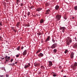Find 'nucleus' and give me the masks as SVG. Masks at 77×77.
<instances>
[{"mask_svg":"<svg viewBox=\"0 0 77 77\" xmlns=\"http://www.w3.org/2000/svg\"><path fill=\"white\" fill-rule=\"evenodd\" d=\"M74 53L73 52L71 53L70 55V57L71 59H73V57H74Z\"/></svg>","mask_w":77,"mask_h":77,"instance_id":"obj_9","label":"nucleus"},{"mask_svg":"<svg viewBox=\"0 0 77 77\" xmlns=\"http://www.w3.org/2000/svg\"><path fill=\"white\" fill-rule=\"evenodd\" d=\"M30 13L29 12H28L27 13V15L28 16H29V15H30Z\"/></svg>","mask_w":77,"mask_h":77,"instance_id":"obj_34","label":"nucleus"},{"mask_svg":"<svg viewBox=\"0 0 77 77\" xmlns=\"http://www.w3.org/2000/svg\"><path fill=\"white\" fill-rule=\"evenodd\" d=\"M34 66H39V64L38 63H35L34 64Z\"/></svg>","mask_w":77,"mask_h":77,"instance_id":"obj_19","label":"nucleus"},{"mask_svg":"<svg viewBox=\"0 0 77 77\" xmlns=\"http://www.w3.org/2000/svg\"><path fill=\"white\" fill-rule=\"evenodd\" d=\"M20 4H21L20 5L21 6H23V4L21 3Z\"/></svg>","mask_w":77,"mask_h":77,"instance_id":"obj_40","label":"nucleus"},{"mask_svg":"<svg viewBox=\"0 0 77 77\" xmlns=\"http://www.w3.org/2000/svg\"><path fill=\"white\" fill-rule=\"evenodd\" d=\"M74 18H75V17H72V19H74Z\"/></svg>","mask_w":77,"mask_h":77,"instance_id":"obj_48","label":"nucleus"},{"mask_svg":"<svg viewBox=\"0 0 77 77\" xmlns=\"http://www.w3.org/2000/svg\"><path fill=\"white\" fill-rule=\"evenodd\" d=\"M27 54V51L25 50L23 53V56H26Z\"/></svg>","mask_w":77,"mask_h":77,"instance_id":"obj_10","label":"nucleus"},{"mask_svg":"<svg viewBox=\"0 0 77 77\" xmlns=\"http://www.w3.org/2000/svg\"><path fill=\"white\" fill-rule=\"evenodd\" d=\"M74 9L75 10H77V6H75L74 7Z\"/></svg>","mask_w":77,"mask_h":77,"instance_id":"obj_31","label":"nucleus"},{"mask_svg":"<svg viewBox=\"0 0 77 77\" xmlns=\"http://www.w3.org/2000/svg\"><path fill=\"white\" fill-rule=\"evenodd\" d=\"M63 77H66V75H65L64 76H63Z\"/></svg>","mask_w":77,"mask_h":77,"instance_id":"obj_54","label":"nucleus"},{"mask_svg":"<svg viewBox=\"0 0 77 77\" xmlns=\"http://www.w3.org/2000/svg\"><path fill=\"white\" fill-rule=\"evenodd\" d=\"M61 17L62 16L60 14H57L55 17V19L57 21H59V20H60V18H61Z\"/></svg>","mask_w":77,"mask_h":77,"instance_id":"obj_1","label":"nucleus"},{"mask_svg":"<svg viewBox=\"0 0 77 77\" xmlns=\"http://www.w3.org/2000/svg\"><path fill=\"white\" fill-rule=\"evenodd\" d=\"M2 37H0V40H1L2 39H2Z\"/></svg>","mask_w":77,"mask_h":77,"instance_id":"obj_47","label":"nucleus"},{"mask_svg":"<svg viewBox=\"0 0 77 77\" xmlns=\"http://www.w3.org/2000/svg\"><path fill=\"white\" fill-rule=\"evenodd\" d=\"M2 30V28H0V30Z\"/></svg>","mask_w":77,"mask_h":77,"instance_id":"obj_55","label":"nucleus"},{"mask_svg":"<svg viewBox=\"0 0 77 77\" xmlns=\"http://www.w3.org/2000/svg\"><path fill=\"white\" fill-rule=\"evenodd\" d=\"M37 34L38 36H40V35H41L42 34V33H37Z\"/></svg>","mask_w":77,"mask_h":77,"instance_id":"obj_25","label":"nucleus"},{"mask_svg":"<svg viewBox=\"0 0 77 77\" xmlns=\"http://www.w3.org/2000/svg\"><path fill=\"white\" fill-rule=\"evenodd\" d=\"M60 30H62L63 32H65V30H66V28L65 27H60Z\"/></svg>","mask_w":77,"mask_h":77,"instance_id":"obj_7","label":"nucleus"},{"mask_svg":"<svg viewBox=\"0 0 77 77\" xmlns=\"http://www.w3.org/2000/svg\"><path fill=\"white\" fill-rule=\"evenodd\" d=\"M55 9L56 10H58L59 9V6L58 5H57L55 7Z\"/></svg>","mask_w":77,"mask_h":77,"instance_id":"obj_14","label":"nucleus"},{"mask_svg":"<svg viewBox=\"0 0 77 77\" xmlns=\"http://www.w3.org/2000/svg\"><path fill=\"white\" fill-rule=\"evenodd\" d=\"M64 18L65 20H66V19H67V16H66V15H64Z\"/></svg>","mask_w":77,"mask_h":77,"instance_id":"obj_21","label":"nucleus"},{"mask_svg":"<svg viewBox=\"0 0 77 77\" xmlns=\"http://www.w3.org/2000/svg\"><path fill=\"white\" fill-rule=\"evenodd\" d=\"M2 26V22H0V27Z\"/></svg>","mask_w":77,"mask_h":77,"instance_id":"obj_30","label":"nucleus"},{"mask_svg":"<svg viewBox=\"0 0 77 77\" xmlns=\"http://www.w3.org/2000/svg\"><path fill=\"white\" fill-rule=\"evenodd\" d=\"M10 58L11 57H8L7 56V55H6L5 57V59H6V62L9 61V60H10Z\"/></svg>","mask_w":77,"mask_h":77,"instance_id":"obj_6","label":"nucleus"},{"mask_svg":"<svg viewBox=\"0 0 77 77\" xmlns=\"http://www.w3.org/2000/svg\"><path fill=\"white\" fill-rule=\"evenodd\" d=\"M52 42H53V43H55V40L54 39H53L52 40Z\"/></svg>","mask_w":77,"mask_h":77,"instance_id":"obj_26","label":"nucleus"},{"mask_svg":"<svg viewBox=\"0 0 77 77\" xmlns=\"http://www.w3.org/2000/svg\"><path fill=\"white\" fill-rule=\"evenodd\" d=\"M50 9L46 11V14L47 15L48 14H49V13H50Z\"/></svg>","mask_w":77,"mask_h":77,"instance_id":"obj_12","label":"nucleus"},{"mask_svg":"<svg viewBox=\"0 0 77 77\" xmlns=\"http://www.w3.org/2000/svg\"><path fill=\"white\" fill-rule=\"evenodd\" d=\"M41 68H42V69H43V68H44V67L43 66H41Z\"/></svg>","mask_w":77,"mask_h":77,"instance_id":"obj_39","label":"nucleus"},{"mask_svg":"<svg viewBox=\"0 0 77 77\" xmlns=\"http://www.w3.org/2000/svg\"><path fill=\"white\" fill-rule=\"evenodd\" d=\"M54 77H56L57 76V75L56 74H54L53 75Z\"/></svg>","mask_w":77,"mask_h":77,"instance_id":"obj_28","label":"nucleus"},{"mask_svg":"<svg viewBox=\"0 0 77 77\" xmlns=\"http://www.w3.org/2000/svg\"><path fill=\"white\" fill-rule=\"evenodd\" d=\"M57 44L56 43L53 44L52 46L51 47V48H55L57 47Z\"/></svg>","mask_w":77,"mask_h":77,"instance_id":"obj_4","label":"nucleus"},{"mask_svg":"<svg viewBox=\"0 0 77 77\" xmlns=\"http://www.w3.org/2000/svg\"><path fill=\"white\" fill-rule=\"evenodd\" d=\"M12 29L13 30V31H15V29L14 28V27H12Z\"/></svg>","mask_w":77,"mask_h":77,"instance_id":"obj_35","label":"nucleus"},{"mask_svg":"<svg viewBox=\"0 0 77 77\" xmlns=\"http://www.w3.org/2000/svg\"><path fill=\"white\" fill-rule=\"evenodd\" d=\"M19 25H20V22H18L16 24V26H17V27H19Z\"/></svg>","mask_w":77,"mask_h":77,"instance_id":"obj_18","label":"nucleus"},{"mask_svg":"<svg viewBox=\"0 0 77 77\" xmlns=\"http://www.w3.org/2000/svg\"><path fill=\"white\" fill-rule=\"evenodd\" d=\"M20 47L19 46L17 48V50L18 51L20 50Z\"/></svg>","mask_w":77,"mask_h":77,"instance_id":"obj_24","label":"nucleus"},{"mask_svg":"<svg viewBox=\"0 0 77 77\" xmlns=\"http://www.w3.org/2000/svg\"><path fill=\"white\" fill-rule=\"evenodd\" d=\"M44 23V20H43V19H41L40 21V23Z\"/></svg>","mask_w":77,"mask_h":77,"instance_id":"obj_15","label":"nucleus"},{"mask_svg":"<svg viewBox=\"0 0 77 77\" xmlns=\"http://www.w3.org/2000/svg\"><path fill=\"white\" fill-rule=\"evenodd\" d=\"M16 2V3H17V5H18V2Z\"/></svg>","mask_w":77,"mask_h":77,"instance_id":"obj_46","label":"nucleus"},{"mask_svg":"<svg viewBox=\"0 0 77 77\" xmlns=\"http://www.w3.org/2000/svg\"><path fill=\"white\" fill-rule=\"evenodd\" d=\"M54 53H56L57 52V49H54L53 50Z\"/></svg>","mask_w":77,"mask_h":77,"instance_id":"obj_22","label":"nucleus"},{"mask_svg":"<svg viewBox=\"0 0 77 77\" xmlns=\"http://www.w3.org/2000/svg\"><path fill=\"white\" fill-rule=\"evenodd\" d=\"M5 76L4 75H0V77H5Z\"/></svg>","mask_w":77,"mask_h":77,"instance_id":"obj_36","label":"nucleus"},{"mask_svg":"<svg viewBox=\"0 0 77 77\" xmlns=\"http://www.w3.org/2000/svg\"><path fill=\"white\" fill-rule=\"evenodd\" d=\"M40 51H41V50H38L36 52V54H37V53H39Z\"/></svg>","mask_w":77,"mask_h":77,"instance_id":"obj_27","label":"nucleus"},{"mask_svg":"<svg viewBox=\"0 0 77 77\" xmlns=\"http://www.w3.org/2000/svg\"><path fill=\"white\" fill-rule=\"evenodd\" d=\"M49 63V66L50 67L51 66L53 65V63L51 61H49L48 62Z\"/></svg>","mask_w":77,"mask_h":77,"instance_id":"obj_8","label":"nucleus"},{"mask_svg":"<svg viewBox=\"0 0 77 77\" xmlns=\"http://www.w3.org/2000/svg\"><path fill=\"white\" fill-rule=\"evenodd\" d=\"M72 42V39L71 38H69L67 40L66 42L67 45H69L70 44H71Z\"/></svg>","mask_w":77,"mask_h":77,"instance_id":"obj_3","label":"nucleus"},{"mask_svg":"<svg viewBox=\"0 0 77 77\" xmlns=\"http://www.w3.org/2000/svg\"><path fill=\"white\" fill-rule=\"evenodd\" d=\"M45 5L46 6H49V5H50V3H48V2L46 3Z\"/></svg>","mask_w":77,"mask_h":77,"instance_id":"obj_20","label":"nucleus"},{"mask_svg":"<svg viewBox=\"0 0 77 77\" xmlns=\"http://www.w3.org/2000/svg\"><path fill=\"white\" fill-rule=\"evenodd\" d=\"M23 48H24V47L23 46H22L21 47V50H23Z\"/></svg>","mask_w":77,"mask_h":77,"instance_id":"obj_41","label":"nucleus"},{"mask_svg":"<svg viewBox=\"0 0 77 77\" xmlns=\"http://www.w3.org/2000/svg\"><path fill=\"white\" fill-rule=\"evenodd\" d=\"M77 63L75 62L74 63L73 65L71 66V68L72 69H75V68H77Z\"/></svg>","mask_w":77,"mask_h":77,"instance_id":"obj_2","label":"nucleus"},{"mask_svg":"<svg viewBox=\"0 0 77 77\" xmlns=\"http://www.w3.org/2000/svg\"><path fill=\"white\" fill-rule=\"evenodd\" d=\"M36 15L37 16H39V14H36Z\"/></svg>","mask_w":77,"mask_h":77,"instance_id":"obj_45","label":"nucleus"},{"mask_svg":"<svg viewBox=\"0 0 77 77\" xmlns=\"http://www.w3.org/2000/svg\"><path fill=\"white\" fill-rule=\"evenodd\" d=\"M17 2H19V0H16Z\"/></svg>","mask_w":77,"mask_h":77,"instance_id":"obj_50","label":"nucleus"},{"mask_svg":"<svg viewBox=\"0 0 77 77\" xmlns=\"http://www.w3.org/2000/svg\"><path fill=\"white\" fill-rule=\"evenodd\" d=\"M17 29H16V30H15L14 29V32H17Z\"/></svg>","mask_w":77,"mask_h":77,"instance_id":"obj_42","label":"nucleus"},{"mask_svg":"<svg viewBox=\"0 0 77 77\" xmlns=\"http://www.w3.org/2000/svg\"><path fill=\"white\" fill-rule=\"evenodd\" d=\"M75 41H76V39H76V37H75Z\"/></svg>","mask_w":77,"mask_h":77,"instance_id":"obj_52","label":"nucleus"},{"mask_svg":"<svg viewBox=\"0 0 77 77\" xmlns=\"http://www.w3.org/2000/svg\"><path fill=\"white\" fill-rule=\"evenodd\" d=\"M42 10V8H38L37 9V11H38V12L39 11H41V10Z\"/></svg>","mask_w":77,"mask_h":77,"instance_id":"obj_17","label":"nucleus"},{"mask_svg":"<svg viewBox=\"0 0 77 77\" xmlns=\"http://www.w3.org/2000/svg\"><path fill=\"white\" fill-rule=\"evenodd\" d=\"M17 63H18V62H15V64H17Z\"/></svg>","mask_w":77,"mask_h":77,"instance_id":"obj_51","label":"nucleus"},{"mask_svg":"<svg viewBox=\"0 0 77 77\" xmlns=\"http://www.w3.org/2000/svg\"><path fill=\"white\" fill-rule=\"evenodd\" d=\"M73 48H77V43L75 44L73 46Z\"/></svg>","mask_w":77,"mask_h":77,"instance_id":"obj_16","label":"nucleus"},{"mask_svg":"<svg viewBox=\"0 0 77 77\" xmlns=\"http://www.w3.org/2000/svg\"><path fill=\"white\" fill-rule=\"evenodd\" d=\"M4 59H5V58H2V60H3Z\"/></svg>","mask_w":77,"mask_h":77,"instance_id":"obj_53","label":"nucleus"},{"mask_svg":"<svg viewBox=\"0 0 77 77\" xmlns=\"http://www.w3.org/2000/svg\"><path fill=\"white\" fill-rule=\"evenodd\" d=\"M30 66V63H28V65H25L24 66V68L26 69L27 68H29V67Z\"/></svg>","mask_w":77,"mask_h":77,"instance_id":"obj_5","label":"nucleus"},{"mask_svg":"<svg viewBox=\"0 0 77 77\" xmlns=\"http://www.w3.org/2000/svg\"><path fill=\"white\" fill-rule=\"evenodd\" d=\"M67 52H68V50H66L64 51V53L65 54H66L67 53Z\"/></svg>","mask_w":77,"mask_h":77,"instance_id":"obj_32","label":"nucleus"},{"mask_svg":"<svg viewBox=\"0 0 77 77\" xmlns=\"http://www.w3.org/2000/svg\"><path fill=\"white\" fill-rule=\"evenodd\" d=\"M50 36H48L47 39L45 41V42H47V41H49V40H50Z\"/></svg>","mask_w":77,"mask_h":77,"instance_id":"obj_13","label":"nucleus"},{"mask_svg":"<svg viewBox=\"0 0 77 77\" xmlns=\"http://www.w3.org/2000/svg\"><path fill=\"white\" fill-rule=\"evenodd\" d=\"M53 74H55V73H54V72H53Z\"/></svg>","mask_w":77,"mask_h":77,"instance_id":"obj_56","label":"nucleus"},{"mask_svg":"<svg viewBox=\"0 0 77 77\" xmlns=\"http://www.w3.org/2000/svg\"><path fill=\"white\" fill-rule=\"evenodd\" d=\"M43 56L44 54L42 53H40L38 55V56L39 57H43Z\"/></svg>","mask_w":77,"mask_h":77,"instance_id":"obj_11","label":"nucleus"},{"mask_svg":"<svg viewBox=\"0 0 77 77\" xmlns=\"http://www.w3.org/2000/svg\"><path fill=\"white\" fill-rule=\"evenodd\" d=\"M63 69L62 70H61V72H63Z\"/></svg>","mask_w":77,"mask_h":77,"instance_id":"obj_49","label":"nucleus"},{"mask_svg":"<svg viewBox=\"0 0 77 77\" xmlns=\"http://www.w3.org/2000/svg\"><path fill=\"white\" fill-rule=\"evenodd\" d=\"M14 60L13 59H11V60H10V62H11V63H12V62H13V61Z\"/></svg>","mask_w":77,"mask_h":77,"instance_id":"obj_33","label":"nucleus"},{"mask_svg":"<svg viewBox=\"0 0 77 77\" xmlns=\"http://www.w3.org/2000/svg\"><path fill=\"white\" fill-rule=\"evenodd\" d=\"M14 65H15V64L14 63L9 64V65H10V66H14Z\"/></svg>","mask_w":77,"mask_h":77,"instance_id":"obj_23","label":"nucleus"},{"mask_svg":"<svg viewBox=\"0 0 77 77\" xmlns=\"http://www.w3.org/2000/svg\"><path fill=\"white\" fill-rule=\"evenodd\" d=\"M34 6H32L31 7L29 8V9H33L34 8Z\"/></svg>","mask_w":77,"mask_h":77,"instance_id":"obj_29","label":"nucleus"},{"mask_svg":"<svg viewBox=\"0 0 77 77\" xmlns=\"http://www.w3.org/2000/svg\"><path fill=\"white\" fill-rule=\"evenodd\" d=\"M20 56V55L17 54L16 55V57H18Z\"/></svg>","mask_w":77,"mask_h":77,"instance_id":"obj_38","label":"nucleus"},{"mask_svg":"<svg viewBox=\"0 0 77 77\" xmlns=\"http://www.w3.org/2000/svg\"><path fill=\"white\" fill-rule=\"evenodd\" d=\"M6 77H9V75L8 74L6 75Z\"/></svg>","mask_w":77,"mask_h":77,"instance_id":"obj_37","label":"nucleus"},{"mask_svg":"<svg viewBox=\"0 0 77 77\" xmlns=\"http://www.w3.org/2000/svg\"><path fill=\"white\" fill-rule=\"evenodd\" d=\"M26 26H27V27H29V26H30V25L28 24V25H27Z\"/></svg>","mask_w":77,"mask_h":77,"instance_id":"obj_44","label":"nucleus"},{"mask_svg":"<svg viewBox=\"0 0 77 77\" xmlns=\"http://www.w3.org/2000/svg\"><path fill=\"white\" fill-rule=\"evenodd\" d=\"M59 69H61L62 68V66H60L59 67Z\"/></svg>","mask_w":77,"mask_h":77,"instance_id":"obj_43","label":"nucleus"}]
</instances>
